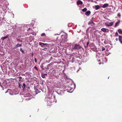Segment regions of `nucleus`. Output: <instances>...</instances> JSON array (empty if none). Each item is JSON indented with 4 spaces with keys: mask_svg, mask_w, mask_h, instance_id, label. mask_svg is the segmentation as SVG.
<instances>
[{
    "mask_svg": "<svg viewBox=\"0 0 122 122\" xmlns=\"http://www.w3.org/2000/svg\"><path fill=\"white\" fill-rule=\"evenodd\" d=\"M47 105H50L51 104V103L49 101L47 102Z\"/></svg>",
    "mask_w": 122,
    "mask_h": 122,
    "instance_id": "obj_23",
    "label": "nucleus"
},
{
    "mask_svg": "<svg viewBox=\"0 0 122 122\" xmlns=\"http://www.w3.org/2000/svg\"><path fill=\"white\" fill-rule=\"evenodd\" d=\"M32 56L33 55V53H32Z\"/></svg>",
    "mask_w": 122,
    "mask_h": 122,
    "instance_id": "obj_47",
    "label": "nucleus"
},
{
    "mask_svg": "<svg viewBox=\"0 0 122 122\" xmlns=\"http://www.w3.org/2000/svg\"><path fill=\"white\" fill-rule=\"evenodd\" d=\"M20 51L22 52V53H25L24 51L22 50L21 48H20Z\"/></svg>",
    "mask_w": 122,
    "mask_h": 122,
    "instance_id": "obj_27",
    "label": "nucleus"
},
{
    "mask_svg": "<svg viewBox=\"0 0 122 122\" xmlns=\"http://www.w3.org/2000/svg\"><path fill=\"white\" fill-rule=\"evenodd\" d=\"M30 28H29L28 29V30H27V31H29V30H30Z\"/></svg>",
    "mask_w": 122,
    "mask_h": 122,
    "instance_id": "obj_42",
    "label": "nucleus"
},
{
    "mask_svg": "<svg viewBox=\"0 0 122 122\" xmlns=\"http://www.w3.org/2000/svg\"><path fill=\"white\" fill-rule=\"evenodd\" d=\"M97 48L96 47L92 48L91 49L92 50L96 52H97Z\"/></svg>",
    "mask_w": 122,
    "mask_h": 122,
    "instance_id": "obj_16",
    "label": "nucleus"
},
{
    "mask_svg": "<svg viewBox=\"0 0 122 122\" xmlns=\"http://www.w3.org/2000/svg\"><path fill=\"white\" fill-rule=\"evenodd\" d=\"M41 77L43 78H45V77H46L45 76V75L44 74H43V73L41 74Z\"/></svg>",
    "mask_w": 122,
    "mask_h": 122,
    "instance_id": "obj_22",
    "label": "nucleus"
},
{
    "mask_svg": "<svg viewBox=\"0 0 122 122\" xmlns=\"http://www.w3.org/2000/svg\"><path fill=\"white\" fill-rule=\"evenodd\" d=\"M105 48H102V51H103L104 50H105Z\"/></svg>",
    "mask_w": 122,
    "mask_h": 122,
    "instance_id": "obj_35",
    "label": "nucleus"
},
{
    "mask_svg": "<svg viewBox=\"0 0 122 122\" xmlns=\"http://www.w3.org/2000/svg\"><path fill=\"white\" fill-rule=\"evenodd\" d=\"M41 36H45V34L44 33H43L41 35Z\"/></svg>",
    "mask_w": 122,
    "mask_h": 122,
    "instance_id": "obj_30",
    "label": "nucleus"
},
{
    "mask_svg": "<svg viewBox=\"0 0 122 122\" xmlns=\"http://www.w3.org/2000/svg\"><path fill=\"white\" fill-rule=\"evenodd\" d=\"M75 57L76 58H78L79 57L80 59L81 58V56H79V55H77L75 56Z\"/></svg>",
    "mask_w": 122,
    "mask_h": 122,
    "instance_id": "obj_25",
    "label": "nucleus"
},
{
    "mask_svg": "<svg viewBox=\"0 0 122 122\" xmlns=\"http://www.w3.org/2000/svg\"><path fill=\"white\" fill-rule=\"evenodd\" d=\"M118 39L117 38H116V41H118Z\"/></svg>",
    "mask_w": 122,
    "mask_h": 122,
    "instance_id": "obj_39",
    "label": "nucleus"
},
{
    "mask_svg": "<svg viewBox=\"0 0 122 122\" xmlns=\"http://www.w3.org/2000/svg\"><path fill=\"white\" fill-rule=\"evenodd\" d=\"M17 78H19L20 80L22 78V77L21 76H19Z\"/></svg>",
    "mask_w": 122,
    "mask_h": 122,
    "instance_id": "obj_36",
    "label": "nucleus"
},
{
    "mask_svg": "<svg viewBox=\"0 0 122 122\" xmlns=\"http://www.w3.org/2000/svg\"><path fill=\"white\" fill-rule=\"evenodd\" d=\"M34 68H35V69H36V70H37V67H36V66H34Z\"/></svg>",
    "mask_w": 122,
    "mask_h": 122,
    "instance_id": "obj_37",
    "label": "nucleus"
},
{
    "mask_svg": "<svg viewBox=\"0 0 122 122\" xmlns=\"http://www.w3.org/2000/svg\"><path fill=\"white\" fill-rule=\"evenodd\" d=\"M83 2L80 0H78L77 2V4L78 5H81L83 4Z\"/></svg>",
    "mask_w": 122,
    "mask_h": 122,
    "instance_id": "obj_6",
    "label": "nucleus"
},
{
    "mask_svg": "<svg viewBox=\"0 0 122 122\" xmlns=\"http://www.w3.org/2000/svg\"><path fill=\"white\" fill-rule=\"evenodd\" d=\"M118 31L119 33L121 34H122V30L121 29H118Z\"/></svg>",
    "mask_w": 122,
    "mask_h": 122,
    "instance_id": "obj_18",
    "label": "nucleus"
},
{
    "mask_svg": "<svg viewBox=\"0 0 122 122\" xmlns=\"http://www.w3.org/2000/svg\"><path fill=\"white\" fill-rule=\"evenodd\" d=\"M120 20L118 21L114 25V27H116L117 26H118L119 25L120 23Z\"/></svg>",
    "mask_w": 122,
    "mask_h": 122,
    "instance_id": "obj_8",
    "label": "nucleus"
},
{
    "mask_svg": "<svg viewBox=\"0 0 122 122\" xmlns=\"http://www.w3.org/2000/svg\"><path fill=\"white\" fill-rule=\"evenodd\" d=\"M9 36V35H7L5 36L2 37L1 38V39L3 41L5 39L7 38Z\"/></svg>",
    "mask_w": 122,
    "mask_h": 122,
    "instance_id": "obj_12",
    "label": "nucleus"
},
{
    "mask_svg": "<svg viewBox=\"0 0 122 122\" xmlns=\"http://www.w3.org/2000/svg\"><path fill=\"white\" fill-rule=\"evenodd\" d=\"M117 16L119 17H120V16H121V14L120 13H118V14H117Z\"/></svg>",
    "mask_w": 122,
    "mask_h": 122,
    "instance_id": "obj_29",
    "label": "nucleus"
},
{
    "mask_svg": "<svg viewBox=\"0 0 122 122\" xmlns=\"http://www.w3.org/2000/svg\"><path fill=\"white\" fill-rule=\"evenodd\" d=\"M101 30L104 32H109V30L107 28H103L101 29Z\"/></svg>",
    "mask_w": 122,
    "mask_h": 122,
    "instance_id": "obj_3",
    "label": "nucleus"
},
{
    "mask_svg": "<svg viewBox=\"0 0 122 122\" xmlns=\"http://www.w3.org/2000/svg\"><path fill=\"white\" fill-rule=\"evenodd\" d=\"M72 89H73V88H72Z\"/></svg>",
    "mask_w": 122,
    "mask_h": 122,
    "instance_id": "obj_48",
    "label": "nucleus"
},
{
    "mask_svg": "<svg viewBox=\"0 0 122 122\" xmlns=\"http://www.w3.org/2000/svg\"><path fill=\"white\" fill-rule=\"evenodd\" d=\"M3 85L4 87H7V85L6 81H4L3 83Z\"/></svg>",
    "mask_w": 122,
    "mask_h": 122,
    "instance_id": "obj_9",
    "label": "nucleus"
},
{
    "mask_svg": "<svg viewBox=\"0 0 122 122\" xmlns=\"http://www.w3.org/2000/svg\"><path fill=\"white\" fill-rule=\"evenodd\" d=\"M61 37L62 38L63 40L65 41H67V37L66 36H64L63 35L61 36Z\"/></svg>",
    "mask_w": 122,
    "mask_h": 122,
    "instance_id": "obj_5",
    "label": "nucleus"
},
{
    "mask_svg": "<svg viewBox=\"0 0 122 122\" xmlns=\"http://www.w3.org/2000/svg\"><path fill=\"white\" fill-rule=\"evenodd\" d=\"M81 48H82V47L79 44H77L73 45L72 47V49L74 50H79Z\"/></svg>",
    "mask_w": 122,
    "mask_h": 122,
    "instance_id": "obj_1",
    "label": "nucleus"
},
{
    "mask_svg": "<svg viewBox=\"0 0 122 122\" xmlns=\"http://www.w3.org/2000/svg\"><path fill=\"white\" fill-rule=\"evenodd\" d=\"M26 85L25 84V83H23V86H22V87L23 88V89H24V88H25V87H26Z\"/></svg>",
    "mask_w": 122,
    "mask_h": 122,
    "instance_id": "obj_19",
    "label": "nucleus"
},
{
    "mask_svg": "<svg viewBox=\"0 0 122 122\" xmlns=\"http://www.w3.org/2000/svg\"><path fill=\"white\" fill-rule=\"evenodd\" d=\"M34 60H35V62L36 63L37 62V60L36 59V58H34Z\"/></svg>",
    "mask_w": 122,
    "mask_h": 122,
    "instance_id": "obj_34",
    "label": "nucleus"
},
{
    "mask_svg": "<svg viewBox=\"0 0 122 122\" xmlns=\"http://www.w3.org/2000/svg\"><path fill=\"white\" fill-rule=\"evenodd\" d=\"M5 1V0H0V5L1 6L3 7V5L2 4H3Z\"/></svg>",
    "mask_w": 122,
    "mask_h": 122,
    "instance_id": "obj_11",
    "label": "nucleus"
},
{
    "mask_svg": "<svg viewBox=\"0 0 122 122\" xmlns=\"http://www.w3.org/2000/svg\"><path fill=\"white\" fill-rule=\"evenodd\" d=\"M9 93L10 95H12V94H11V93H10H10Z\"/></svg>",
    "mask_w": 122,
    "mask_h": 122,
    "instance_id": "obj_44",
    "label": "nucleus"
},
{
    "mask_svg": "<svg viewBox=\"0 0 122 122\" xmlns=\"http://www.w3.org/2000/svg\"><path fill=\"white\" fill-rule=\"evenodd\" d=\"M17 41H18L20 42H22V40H20V38L17 39Z\"/></svg>",
    "mask_w": 122,
    "mask_h": 122,
    "instance_id": "obj_24",
    "label": "nucleus"
},
{
    "mask_svg": "<svg viewBox=\"0 0 122 122\" xmlns=\"http://www.w3.org/2000/svg\"><path fill=\"white\" fill-rule=\"evenodd\" d=\"M88 25H91L92 26H93L94 25V23L93 21V19H92L91 21L89 22L88 23Z\"/></svg>",
    "mask_w": 122,
    "mask_h": 122,
    "instance_id": "obj_4",
    "label": "nucleus"
},
{
    "mask_svg": "<svg viewBox=\"0 0 122 122\" xmlns=\"http://www.w3.org/2000/svg\"><path fill=\"white\" fill-rule=\"evenodd\" d=\"M108 4H105L103 5L102 6V7L103 8H105L107 7L108 6Z\"/></svg>",
    "mask_w": 122,
    "mask_h": 122,
    "instance_id": "obj_14",
    "label": "nucleus"
},
{
    "mask_svg": "<svg viewBox=\"0 0 122 122\" xmlns=\"http://www.w3.org/2000/svg\"><path fill=\"white\" fill-rule=\"evenodd\" d=\"M100 7L98 5H97L95 6V9L96 10H98L100 8Z\"/></svg>",
    "mask_w": 122,
    "mask_h": 122,
    "instance_id": "obj_17",
    "label": "nucleus"
},
{
    "mask_svg": "<svg viewBox=\"0 0 122 122\" xmlns=\"http://www.w3.org/2000/svg\"><path fill=\"white\" fill-rule=\"evenodd\" d=\"M98 61H100V59L98 60Z\"/></svg>",
    "mask_w": 122,
    "mask_h": 122,
    "instance_id": "obj_43",
    "label": "nucleus"
},
{
    "mask_svg": "<svg viewBox=\"0 0 122 122\" xmlns=\"http://www.w3.org/2000/svg\"><path fill=\"white\" fill-rule=\"evenodd\" d=\"M44 74V75L45 76H46L47 75V74Z\"/></svg>",
    "mask_w": 122,
    "mask_h": 122,
    "instance_id": "obj_41",
    "label": "nucleus"
},
{
    "mask_svg": "<svg viewBox=\"0 0 122 122\" xmlns=\"http://www.w3.org/2000/svg\"><path fill=\"white\" fill-rule=\"evenodd\" d=\"M10 90V89H9L8 90H7V91H8V92H9V91Z\"/></svg>",
    "mask_w": 122,
    "mask_h": 122,
    "instance_id": "obj_45",
    "label": "nucleus"
},
{
    "mask_svg": "<svg viewBox=\"0 0 122 122\" xmlns=\"http://www.w3.org/2000/svg\"><path fill=\"white\" fill-rule=\"evenodd\" d=\"M101 55L100 53H97L96 54V57L97 58H99L101 56Z\"/></svg>",
    "mask_w": 122,
    "mask_h": 122,
    "instance_id": "obj_7",
    "label": "nucleus"
},
{
    "mask_svg": "<svg viewBox=\"0 0 122 122\" xmlns=\"http://www.w3.org/2000/svg\"><path fill=\"white\" fill-rule=\"evenodd\" d=\"M122 37L120 36H119V41H122Z\"/></svg>",
    "mask_w": 122,
    "mask_h": 122,
    "instance_id": "obj_21",
    "label": "nucleus"
},
{
    "mask_svg": "<svg viewBox=\"0 0 122 122\" xmlns=\"http://www.w3.org/2000/svg\"><path fill=\"white\" fill-rule=\"evenodd\" d=\"M89 43V41H88L86 43V46H84L85 47H88V44Z\"/></svg>",
    "mask_w": 122,
    "mask_h": 122,
    "instance_id": "obj_26",
    "label": "nucleus"
},
{
    "mask_svg": "<svg viewBox=\"0 0 122 122\" xmlns=\"http://www.w3.org/2000/svg\"><path fill=\"white\" fill-rule=\"evenodd\" d=\"M26 87L27 88L29 89L30 87L29 86H26Z\"/></svg>",
    "mask_w": 122,
    "mask_h": 122,
    "instance_id": "obj_38",
    "label": "nucleus"
},
{
    "mask_svg": "<svg viewBox=\"0 0 122 122\" xmlns=\"http://www.w3.org/2000/svg\"><path fill=\"white\" fill-rule=\"evenodd\" d=\"M51 79H54V78H51Z\"/></svg>",
    "mask_w": 122,
    "mask_h": 122,
    "instance_id": "obj_46",
    "label": "nucleus"
},
{
    "mask_svg": "<svg viewBox=\"0 0 122 122\" xmlns=\"http://www.w3.org/2000/svg\"><path fill=\"white\" fill-rule=\"evenodd\" d=\"M115 36H118V34L117 32H116L115 33Z\"/></svg>",
    "mask_w": 122,
    "mask_h": 122,
    "instance_id": "obj_31",
    "label": "nucleus"
},
{
    "mask_svg": "<svg viewBox=\"0 0 122 122\" xmlns=\"http://www.w3.org/2000/svg\"><path fill=\"white\" fill-rule=\"evenodd\" d=\"M36 92L37 93H38L40 92V91H39L37 89H36Z\"/></svg>",
    "mask_w": 122,
    "mask_h": 122,
    "instance_id": "obj_33",
    "label": "nucleus"
},
{
    "mask_svg": "<svg viewBox=\"0 0 122 122\" xmlns=\"http://www.w3.org/2000/svg\"><path fill=\"white\" fill-rule=\"evenodd\" d=\"M39 45L41 46V47H42L43 46L45 45H46V44L41 42H39Z\"/></svg>",
    "mask_w": 122,
    "mask_h": 122,
    "instance_id": "obj_15",
    "label": "nucleus"
},
{
    "mask_svg": "<svg viewBox=\"0 0 122 122\" xmlns=\"http://www.w3.org/2000/svg\"><path fill=\"white\" fill-rule=\"evenodd\" d=\"M114 23V22H111L110 23L107 22L105 23V24L106 26H111L113 25Z\"/></svg>",
    "mask_w": 122,
    "mask_h": 122,
    "instance_id": "obj_2",
    "label": "nucleus"
},
{
    "mask_svg": "<svg viewBox=\"0 0 122 122\" xmlns=\"http://www.w3.org/2000/svg\"><path fill=\"white\" fill-rule=\"evenodd\" d=\"M120 42L122 44V41H120Z\"/></svg>",
    "mask_w": 122,
    "mask_h": 122,
    "instance_id": "obj_40",
    "label": "nucleus"
},
{
    "mask_svg": "<svg viewBox=\"0 0 122 122\" xmlns=\"http://www.w3.org/2000/svg\"><path fill=\"white\" fill-rule=\"evenodd\" d=\"M87 10V8H84L82 9V11L83 12H85Z\"/></svg>",
    "mask_w": 122,
    "mask_h": 122,
    "instance_id": "obj_20",
    "label": "nucleus"
},
{
    "mask_svg": "<svg viewBox=\"0 0 122 122\" xmlns=\"http://www.w3.org/2000/svg\"><path fill=\"white\" fill-rule=\"evenodd\" d=\"M51 65V64H49L47 66V69L49 68V67H50Z\"/></svg>",
    "mask_w": 122,
    "mask_h": 122,
    "instance_id": "obj_32",
    "label": "nucleus"
},
{
    "mask_svg": "<svg viewBox=\"0 0 122 122\" xmlns=\"http://www.w3.org/2000/svg\"><path fill=\"white\" fill-rule=\"evenodd\" d=\"M91 11L90 10H88L86 12L85 14L87 16H89L91 14Z\"/></svg>",
    "mask_w": 122,
    "mask_h": 122,
    "instance_id": "obj_10",
    "label": "nucleus"
},
{
    "mask_svg": "<svg viewBox=\"0 0 122 122\" xmlns=\"http://www.w3.org/2000/svg\"><path fill=\"white\" fill-rule=\"evenodd\" d=\"M18 85H19V88H21V84L20 82H18Z\"/></svg>",
    "mask_w": 122,
    "mask_h": 122,
    "instance_id": "obj_28",
    "label": "nucleus"
},
{
    "mask_svg": "<svg viewBox=\"0 0 122 122\" xmlns=\"http://www.w3.org/2000/svg\"><path fill=\"white\" fill-rule=\"evenodd\" d=\"M22 46L21 44H17L14 47V49H16L18 47H19Z\"/></svg>",
    "mask_w": 122,
    "mask_h": 122,
    "instance_id": "obj_13",
    "label": "nucleus"
}]
</instances>
